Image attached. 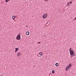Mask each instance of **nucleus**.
Instances as JSON below:
<instances>
[{
    "label": "nucleus",
    "instance_id": "1",
    "mask_svg": "<svg viewBox=\"0 0 76 76\" xmlns=\"http://www.w3.org/2000/svg\"><path fill=\"white\" fill-rule=\"evenodd\" d=\"M69 53L70 55L72 56L71 58H72L73 57H75L76 56V54L75 53H74V51H70Z\"/></svg>",
    "mask_w": 76,
    "mask_h": 76
},
{
    "label": "nucleus",
    "instance_id": "2",
    "mask_svg": "<svg viewBox=\"0 0 76 76\" xmlns=\"http://www.w3.org/2000/svg\"><path fill=\"white\" fill-rule=\"evenodd\" d=\"M16 39L17 40H20V34H19L16 37Z\"/></svg>",
    "mask_w": 76,
    "mask_h": 76
},
{
    "label": "nucleus",
    "instance_id": "3",
    "mask_svg": "<svg viewBox=\"0 0 76 76\" xmlns=\"http://www.w3.org/2000/svg\"><path fill=\"white\" fill-rule=\"evenodd\" d=\"M47 14H44L43 15V18H44V19H45V18H47Z\"/></svg>",
    "mask_w": 76,
    "mask_h": 76
},
{
    "label": "nucleus",
    "instance_id": "4",
    "mask_svg": "<svg viewBox=\"0 0 76 76\" xmlns=\"http://www.w3.org/2000/svg\"><path fill=\"white\" fill-rule=\"evenodd\" d=\"M20 55H21V53H20V52H18L17 54V57H19Z\"/></svg>",
    "mask_w": 76,
    "mask_h": 76
},
{
    "label": "nucleus",
    "instance_id": "5",
    "mask_svg": "<svg viewBox=\"0 0 76 76\" xmlns=\"http://www.w3.org/2000/svg\"><path fill=\"white\" fill-rule=\"evenodd\" d=\"M19 48H15V53H16V52L18 51L19 50Z\"/></svg>",
    "mask_w": 76,
    "mask_h": 76
},
{
    "label": "nucleus",
    "instance_id": "6",
    "mask_svg": "<svg viewBox=\"0 0 76 76\" xmlns=\"http://www.w3.org/2000/svg\"><path fill=\"white\" fill-rule=\"evenodd\" d=\"M29 34H30V33L28 31H27L26 32V35H28V36L29 35Z\"/></svg>",
    "mask_w": 76,
    "mask_h": 76
},
{
    "label": "nucleus",
    "instance_id": "7",
    "mask_svg": "<svg viewBox=\"0 0 76 76\" xmlns=\"http://www.w3.org/2000/svg\"><path fill=\"white\" fill-rule=\"evenodd\" d=\"M70 1H69L66 5V6L67 7H69L70 6Z\"/></svg>",
    "mask_w": 76,
    "mask_h": 76
},
{
    "label": "nucleus",
    "instance_id": "8",
    "mask_svg": "<svg viewBox=\"0 0 76 76\" xmlns=\"http://www.w3.org/2000/svg\"><path fill=\"white\" fill-rule=\"evenodd\" d=\"M68 66L70 68H71V67H72V64H69Z\"/></svg>",
    "mask_w": 76,
    "mask_h": 76
},
{
    "label": "nucleus",
    "instance_id": "9",
    "mask_svg": "<svg viewBox=\"0 0 76 76\" xmlns=\"http://www.w3.org/2000/svg\"><path fill=\"white\" fill-rule=\"evenodd\" d=\"M70 68L68 66H67L66 68V70H68Z\"/></svg>",
    "mask_w": 76,
    "mask_h": 76
},
{
    "label": "nucleus",
    "instance_id": "10",
    "mask_svg": "<svg viewBox=\"0 0 76 76\" xmlns=\"http://www.w3.org/2000/svg\"><path fill=\"white\" fill-rule=\"evenodd\" d=\"M15 19V15H13V16H12V19L13 20H14V19Z\"/></svg>",
    "mask_w": 76,
    "mask_h": 76
},
{
    "label": "nucleus",
    "instance_id": "11",
    "mask_svg": "<svg viewBox=\"0 0 76 76\" xmlns=\"http://www.w3.org/2000/svg\"><path fill=\"white\" fill-rule=\"evenodd\" d=\"M73 50H72V48H69V51L70 52V51H72Z\"/></svg>",
    "mask_w": 76,
    "mask_h": 76
},
{
    "label": "nucleus",
    "instance_id": "12",
    "mask_svg": "<svg viewBox=\"0 0 76 76\" xmlns=\"http://www.w3.org/2000/svg\"><path fill=\"white\" fill-rule=\"evenodd\" d=\"M55 66H58V63H56L55 64Z\"/></svg>",
    "mask_w": 76,
    "mask_h": 76
},
{
    "label": "nucleus",
    "instance_id": "13",
    "mask_svg": "<svg viewBox=\"0 0 76 76\" xmlns=\"http://www.w3.org/2000/svg\"><path fill=\"white\" fill-rule=\"evenodd\" d=\"M11 0H5V1L7 3L8 1H11Z\"/></svg>",
    "mask_w": 76,
    "mask_h": 76
},
{
    "label": "nucleus",
    "instance_id": "14",
    "mask_svg": "<svg viewBox=\"0 0 76 76\" xmlns=\"http://www.w3.org/2000/svg\"><path fill=\"white\" fill-rule=\"evenodd\" d=\"M39 55L40 56H42V53H39Z\"/></svg>",
    "mask_w": 76,
    "mask_h": 76
},
{
    "label": "nucleus",
    "instance_id": "15",
    "mask_svg": "<svg viewBox=\"0 0 76 76\" xmlns=\"http://www.w3.org/2000/svg\"><path fill=\"white\" fill-rule=\"evenodd\" d=\"M55 72L54 71V70H53L52 71V73L54 74L55 73Z\"/></svg>",
    "mask_w": 76,
    "mask_h": 76
},
{
    "label": "nucleus",
    "instance_id": "16",
    "mask_svg": "<svg viewBox=\"0 0 76 76\" xmlns=\"http://www.w3.org/2000/svg\"><path fill=\"white\" fill-rule=\"evenodd\" d=\"M49 0H44V1H48Z\"/></svg>",
    "mask_w": 76,
    "mask_h": 76
},
{
    "label": "nucleus",
    "instance_id": "17",
    "mask_svg": "<svg viewBox=\"0 0 76 76\" xmlns=\"http://www.w3.org/2000/svg\"><path fill=\"white\" fill-rule=\"evenodd\" d=\"M37 44H40V42H38L37 43Z\"/></svg>",
    "mask_w": 76,
    "mask_h": 76
},
{
    "label": "nucleus",
    "instance_id": "18",
    "mask_svg": "<svg viewBox=\"0 0 76 76\" xmlns=\"http://www.w3.org/2000/svg\"><path fill=\"white\" fill-rule=\"evenodd\" d=\"M72 1L70 3V4H72Z\"/></svg>",
    "mask_w": 76,
    "mask_h": 76
},
{
    "label": "nucleus",
    "instance_id": "19",
    "mask_svg": "<svg viewBox=\"0 0 76 76\" xmlns=\"http://www.w3.org/2000/svg\"><path fill=\"white\" fill-rule=\"evenodd\" d=\"M49 23L48 22L47 23V24H48V23Z\"/></svg>",
    "mask_w": 76,
    "mask_h": 76
},
{
    "label": "nucleus",
    "instance_id": "20",
    "mask_svg": "<svg viewBox=\"0 0 76 76\" xmlns=\"http://www.w3.org/2000/svg\"><path fill=\"white\" fill-rule=\"evenodd\" d=\"M0 76H2V75H0Z\"/></svg>",
    "mask_w": 76,
    "mask_h": 76
}]
</instances>
